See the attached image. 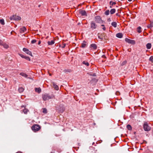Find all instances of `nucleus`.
I'll return each mask as SVG.
<instances>
[{
  "instance_id": "33",
  "label": "nucleus",
  "mask_w": 153,
  "mask_h": 153,
  "mask_svg": "<svg viewBox=\"0 0 153 153\" xmlns=\"http://www.w3.org/2000/svg\"><path fill=\"white\" fill-rule=\"evenodd\" d=\"M86 45V44L85 43H83L82 44L81 47L82 48H85Z\"/></svg>"
},
{
  "instance_id": "23",
  "label": "nucleus",
  "mask_w": 153,
  "mask_h": 153,
  "mask_svg": "<svg viewBox=\"0 0 153 153\" xmlns=\"http://www.w3.org/2000/svg\"><path fill=\"white\" fill-rule=\"evenodd\" d=\"M98 38L100 39L101 40H102L103 39L102 35V34H98Z\"/></svg>"
},
{
  "instance_id": "42",
  "label": "nucleus",
  "mask_w": 153,
  "mask_h": 153,
  "mask_svg": "<svg viewBox=\"0 0 153 153\" xmlns=\"http://www.w3.org/2000/svg\"><path fill=\"white\" fill-rule=\"evenodd\" d=\"M48 74H49V75H50V76H51V75H52L51 74V73H49V72H48Z\"/></svg>"
},
{
  "instance_id": "5",
  "label": "nucleus",
  "mask_w": 153,
  "mask_h": 153,
  "mask_svg": "<svg viewBox=\"0 0 153 153\" xmlns=\"http://www.w3.org/2000/svg\"><path fill=\"white\" fill-rule=\"evenodd\" d=\"M10 19L11 20L13 19L15 20H19L21 19V18L18 16L13 15L12 16H11Z\"/></svg>"
},
{
  "instance_id": "3",
  "label": "nucleus",
  "mask_w": 153,
  "mask_h": 153,
  "mask_svg": "<svg viewBox=\"0 0 153 153\" xmlns=\"http://www.w3.org/2000/svg\"><path fill=\"white\" fill-rule=\"evenodd\" d=\"M42 99L46 101L52 98V97L48 94H43L42 95Z\"/></svg>"
},
{
  "instance_id": "12",
  "label": "nucleus",
  "mask_w": 153,
  "mask_h": 153,
  "mask_svg": "<svg viewBox=\"0 0 153 153\" xmlns=\"http://www.w3.org/2000/svg\"><path fill=\"white\" fill-rule=\"evenodd\" d=\"M148 28L151 29L153 27V22L150 21V23L147 26Z\"/></svg>"
},
{
  "instance_id": "40",
  "label": "nucleus",
  "mask_w": 153,
  "mask_h": 153,
  "mask_svg": "<svg viewBox=\"0 0 153 153\" xmlns=\"http://www.w3.org/2000/svg\"><path fill=\"white\" fill-rule=\"evenodd\" d=\"M108 21L109 22L111 21V19L110 18H109L108 19Z\"/></svg>"
},
{
  "instance_id": "6",
  "label": "nucleus",
  "mask_w": 153,
  "mask_h": 153,
  "mask_svg": "<svg viewBox=\"0 0 153 153\" xmlns=\"http://www.w3.org/2000/svg\"><path fill=\"white\" fill-rule=\"evenodd\" d=\"M91 28L92 30L95 29L97 26V25L93 21H92L91 22Z\"/></svg>"
},
{
  "instance_id": "31",
  "label": "nucleus",
  "mask_w": 153,
  "mask_h": 153,
  "mask_svg": "<svg viewBox=\"0 0 153 153\" xmlns=\"http://www.w3.org/2000/svg\"><path fill=\"white\" fill-rule=\"evenodd\" d=\"M110 13V11L109 10H106L105 12V15H108Z\"/></svg>"
},
{
  "instance_id": "39",
  "label": "nucleus",
  "mask_w": 153,
  "mask_h": 153,
  "mask_svg": "<svg viewBox=\"0 0 153 153\" xmlns=\"http://www.w3.org/2000/svg\"><path fill=\"white\" fill-rule=\"evenodd\" d=\"M41 41L40 40H39V42H38V44L39 45L41 44Z\"/></svg>"
},
{
  "instance_id": "14",
  "label": "nucleus",
  "mask_w": 153,
  "mask_h": 153,
  "mask_svg": "<svg viewBox=\"0 0 153 153\" xmlns=\"http://www.w3.org/2000/svg\"><path fill=\"white\" fill-rule=\"evenodd\" d=\"M26 30V29L25 27H23L20 29L21 33H24Z\"/></svg>"
},
{
  "instance_id": "46",
  "label": "nucleus",
  "mask_w": 153,
  "mask_h": 153,
  "mask_svg": "<svg viewBox=\"0 0 153 153\" xmlns=\"http://www.w3.org/2000/svg\"><path fill=\"white\" fill-rule=\"evenodd\" d=\"M110 8H111L112 7V6H110Z\"/></svg>"
},
{
  "instance_id": "2",
  "label": "nucleus",
  "mask_w": 153,
  "mask_h": 153,
  "mask_svg": "<svg viewBox=\"0 0 153 153\" xmlns=\"http://www.w3.org/2000/svg\"><path fill=\"white\" fill-rule=\"evenodd\" d=\"M143 128L145 131H149L151 129V128L149 126L147 122H145L143 125Z\"/></svg>"
},
{
  "instance_id": "29",
  "label": "nucleus",
  "mask_w": 153,
  "mask_h": 153,
  "mask_svg": "<svg viewBox=\"0 0 153 153\" xmlns=\"http://www.w3.org/2000/svg\"><path fill=\"white\" fill-rule=\"evenodd\" d=\"M127 63V61L126 60L124 61L123 62L121 63L120 65L121 66H123L124 65H125Z\"/></svg>"
},
{
  "instance_id": "16",
  "label": "nucleus",
  "mask_w": 153,
  "mask_h": 153,
  "mask_svg": "<svg viewBox=\"0 0 153 153\" xmlns=\"http://www.w3.org/2000/svg\"><path fill=\"white\" fill-rule=\"evenodd\" d=\"M116 36L119 38H121L123 37V34L121 33H118L116 34Z\"/></svg>"
},
{
  "instance_id": "25",
  "label": "nucleus",
  "mask_w": 153,
  "mask_h": 153,
  "mask_svg": "<svg viewBox=\"0 0 153 153\" xmlns=\"http://www.w3.org/2000/svg\"><path fill=\"white\" fill-rule=\"evenodd\" d=\"M141 28L140 27H139L137 28V31L139 33H141L142 31L141 30Z\"/></svg>"
},
{
  "instance_id": "15",
  "label": "nucleus",
  "mask_w": 153,
  "mask_h": 153,
  "mask_svg": "<svg viewBox=\"0 0 153 153\" xmlns=\"http://www.w3.org/2000/svg\"><path fill=\"white\" fill-rule=\"evenodd\" d=\"M91 48H92L94 49H96L97 48V45L94 44H93L91 45Z\"/></svg>"
},
{
  "instance_id": "18",
  "label": "nucleus",
  "mask_w": 153,
  "mask_h": 153,
  "mask_svg": "<svg viewBox=\"0 0 153 153\" xmlns=\"http://www.w3.org/2000/svg\"><path fill=\"white\" fill-rule=\"evenodd\" d=\"M20 74L22 76H24L26 78L27 77V76H28L25 73H23V72L20 73Z\"/></svg>"
},
{
  "instance_id": "8",
  "label": "nucleus",
  "mask_w": 153,
  "mask_h": 153,
  "mask_svg": "<svg viewBox=\"0 0 153 153\" xmlns=\"http://www.w3.org/2000/svg\"><path fill=\"white\" fill-rule=\"evenodd\" d=\"M95 22L98 23H100L101 21V18L100 16H97L95 17Z\"/></svg>"
},
{
  "instance_id": "34",
  "label": "nucleus",
  "mask_w": 153,
  "mask_h": 153,
  "mask_svg": "<svg viewBox=\"0 0 153 153\" xmlns=\"http://www.w3.org/2000/svg\"><path fill=\"white\" fill-rule=\"evenodd\" d=\"M110 4H111L112 5H114L116 4V3L115 2H113L111 1L110 2Z\"/></svg>"
},
{
  "instance_id": "43",
  "label": "nucleus",
  "mask_w": 153,
  "mask_h": 153,
  "mask_svg": "<svg viewBox=\"0 0 153 153\" xmlns=\"http://www.w3.org/2000/svg\"><path fill=\"white\" fill-rule=\"evenodd\" d=\"M101 26L103 27H105V26L104 25H101Z\"/></svg>"
},
{
  "instance_id": "36",
  "label": "nucleus",
  "mask_w": 153,
  "mask_h": 153,
  "mask_svg": "<svg viewBox=\"0 0 153 153\" xmlns=\"http://www.w3.org/2000/svg\"><path fill=\"white\" fill-rule=\"evenodd\" d=\"M153 56H151L149 58V60L150 61L152 62H153Z\"/></svg>"
},
{
  "instance_id": "47",
  "label": "nucleus",
  "mask_w": 153,
  "mask_h": 153,
  "mask_svg": "<svg viewBox=\"0 0 153 153\" xmlns=\"http://www.w3.org/2000/svg\"><path fill=\"white\" fill-rule=\"evenodd\" d=\"M21 107H23L24 106H22Z\"/></svg>"
},
{
  "instance_id": "13",
  "label": "nucleus",
  "mask_w": 153,
  "mask_h": 153,
  "mask_svg": "<svg viewBox=\"0 0 153 153\" xmlns=\"http://www.w3.org/2000/svg\"><path fill=\"white\" fill-rule=\"evenodd\" d=\"M35 91L36 92H37L38 93H40L41 92V89L40 88H35Z\"/></svg>"
},
{
  "instance_id": "45",
  "label": "nucleus",
  "mask_w": 153,
  "mask_h": 153,
  "mask_svg": "<svg viewBox=\"0 0 153 153\" xmlns=\"http://www.w3.org/2000/svg\"><path fill=\"white\" fill-rule=\"evenodd\" d=\"M132 0H128V1H132Z\"/></svg>"
},
{
  "instance_id": "32",
  "label": "nucleus",
  "mask_w": 153,
  "mask_h": 153,
  "mask_svg": "<svg viewBox=\"0 0 153 153\" xmlns=\"http://www.w3.org/2000/svg\"><path fill=\"white\" fill-rule=\"evenodd\" d=\"M0 23L2 25H4L5 24L4 20L3 19H0Z\"/></svg>"
},
{
  "instance_id": "27",
  "label": "nucleus",
  "mask_w": 153,
  "mask_h": 153,
  "mask_svg": "<svg viewBox=\"0 0 153 153\" xmlns=\"http://www.w3.org/2000/svg\"><path fill=\"white\" fill-rule=\"evenodd\" d=\"M2 45L5 48H7L9 47L8 45L5 43L4 44H2Z\"/></svg>"
},
{
  "instance_id": "35",
  "label": "nucleus",
  "mask_w": 153,
  "mask_h": 153,
  "mask_svg": "<svg viewBox=\"0 0 153 153\" xmlns=\"http://www.w3.org/2000/svg\"><path fill=\"white\" fill-rule=\"evenodd\" d=\"M36 39H33L31 41V43L32 44H34L36 43Z\"/></svg>"
},
{
  "instance_id": "30",
  "label": "nucleus",
  "mask_w": 153,
  "mask_h": 153,
  "mask_svg": "<svg viewBox=\"0 0 153 153\" xmlns=\"http://www.w3.org/2000/svg\"><path fill=\"white\" fill-rule=\"evenodd\" d=\"M42 109H43L42 112L43 113L46 114L47 113V110L46 109V108H43Z\"/></svg>"
},
{
  "instance_id": "24",
  "label": "nucleus",
  "mask_w": 153,
  "mask_h": 153,
  "mask_svg": "<svg viewBox=\"0 0 153 153\" xmlns=\"http://www.w3.org/2000/svg\"><path fill=\"white\" fill-rule=\"evenodd\" d=\"M82 63L85 65L88 66L89 65V63L86 61H84L82 62Z\"/></svg>"
},
{
  "instance_id": "19",
  "label": "nucleus",
  "mask_w": 153,
  "mask_h": 153,
  "mask_svg": "<svg viewBox=\"0 0 153 153\" xmlns=\"http://www.w3.org/2000/svg\"><path fill=\"white\" fill-rule=\"evenodd\" d=\"M111 25L115 28L117 26V23L116 22H113L111 24Z\"/></svg>"
},
{
  "instance_id": "28",
  "label": "nucleus",
  "mask_w": 153,
  "mask_h": 153,
  "mask_svg": "<svg viewBox=\"0 0 153 153\" xmlns=\"http://www.w3.org/2000/svg\"><path fill=\"white\" fill-rule=\"evenodd\" d=\"M127 129L129 130H132V127L129 124L127 126Z\"/></svg>"
},
{
  "instance_id": "1",
  "label": "nucleus",
  "mask_w": 153,
  "mask_h": 153,
  "mask_svg": "<svg viewBox=\"0 0 153 153\" xmlns=\"http://www.w3.org/2000/svg\"><path fill=\"white\" fill-rule=\"evenodd\" d=\"M32 130L34 132L38 131L41 129V127L37 124L33 125L31 127Z\"/></svg>"
},
{
  "instance_id": "7",
  "label": "nucleus",
  "mask_w": 153,
  "mask_h": 153,
  "mask_svg": "<svg viewBox=\"0 0 153 153\" xmlns=\"http://www.w3.org/2000/svg\"><path fill=\"white\" fill-rule=\"evenodd\" d=\"M23 51L27 54H29L31 56H33L32 52L30 51L28 49L26 48H24L23 49Z\"/></svg>"
},
{
  "instance_id": "10",
  "label": "nucleus",
  "mask_w": 153,
  "mask_h": 153,
  "mask_svg": "<svg viewBox=\"0 0 153 153\" xmlns=\"http://www.w3.org/2000/svg\"><path fill=\"white\" fill-rule=\"evenodd\" d=\"M19 55L21 57L24 58L28 61H30V59L29 58V57L27 56H24V55H23L22 54H19Z\"/></svg>"
},
{
  "instance_id": "9",
  "label": "nucleus",
  "mask_w": 153,
  "mask_h": 153,
  "mask_svg": "<svg viewBox=\"0 0 153 153\" xmlns=\"http://www.w3.org/2000/svg\"><path fill=\"white\" fill-rule=\"evenodd\" d=\"M51 85L55 90H59L58 86L56 85L55 82H52Z\"/></svg>"
},
{
  "instance_id": "26",
  "label": "nucleus",
  "mask_w": 153,
  "mask_h": 153,
  "mask_svg": "<svg viewBox=\"0 0 153 153\" xmlns=\"http://www.w3.org/2000/svg\"><path fill=\"white\" fill-rule=\"evenodd\" d=\"M23 112L25 114H27V113L29 111V110L26 108H25L23 111Z\"/></svg>"
},
{
  "instance_id": "4",
  "label": "nucleus",
  "mask_w": 153,
  "mask_h": 153,
  "mask_svg": "<svg viewBox=\"0 0 153 153\" xmlns=\"http://www.w3.org/2000/svg\"><path fill=\"white\" fill-rule=\"evenodd\" d=\"M125 41L126 42L132 45H134L136 43L135 40L127 38H126L125 39Z\"/></svg>"
},
{
  "instance_id": "38",
  "label": "nucleus",
  "mask_w": 153,
  "mask_h": 153,
  "mask_svg": "<svg viewBox=\"0 0 153 153\" xmlns=\"http://www.w3.org/2000/svg\"><path fill=\"white\" fill-rule=\"evenodd\" d=\"M3 42L0 39V45H2Z\"/></svg>"
},
{
  "instance_id": "21",
  "label": "nucleus",
  "mask_w": 153,
  "mask_h": 153,
  "mask_svg": "<svg viewBox=\"0 0 153 153\" xmlns=\"http://www.w3.org/2000/svg\"><path fill=\"white\" fill-rule=\"evenodd\" d=\"M24 90V89L22 87H20L18 89V91L20 93H22L23 91Z\"/></svg>"
},
{
  "instance_id": "44",
  "label": "nucleus",
  "mask_w": 153,
  "mask_h": 153,
  "mask_svg": "<svg viewBox=\"0 0 153 153\" xmlns=\"http://www.w3.org/2000/svg\"><path fill=\"white\" fill-rule=\"evenodd\" d=\"M102 57H103V58H105V56L104 55L102 56Z\"/></svg>"
},
{
  "instance_id": "22",
  "label": "nucleus",
  "mask_w": 153,
  "mask_h": 153,
  "mask_svg": "<svg viewBox=\"0 0 153 153\" xmlns=\"http://www.w3.org/2000/svg\"><path fill=\"white\" fill-rule=\"evenodd\" d=\"M116 11V10L115 9H111L110 11V13L111 14H113Z\"/></svg>"
},
{
  "instance_id": "20",
  "label": "nucleus",
  "mask_w": 153,
  "mask_h": 153,
  "mask_svg": "<svg viewBox=\"0 0 153 153\" xmlns=\"http://www.w3.org/2000/svg\"><path fill=\"white\" fill-rule=\"evenodd\" d=\"M146 47L147 49H150L151 47V43H148L146 45Z\"/></svg>"
},
{
  "instance_id": "41",
  "label": "nucleus",
  "mask_w": 153,
  "mask_h": 153,
  "mask_svg": "<svg viewBox=\"0 0 153 153\" xmlns=\"http://www.w3.org/2000/svg\"><path fill=\"white\" fill-rule=\"evenodd\" d=\"M102 29L104 30H105L106 29L105 27H103L102 28Z\"/></svg>"
},
{
  "instance_id": "11",
  "label": "nucleus",
  "mask_w": 153,
  "mask_h": 153,
  "mask_svg": "<svg viewBox=\"0 0 153 153\" xmlns=\"http://www.w3.org/2000/svg\"><path fill=\"white\" fill-rule=\"evenodd\" d=\"M79 13L81 14L82 16H85L86 15V12L84 10H79Z\"/></svg>"
},
{
  "instance_id": "37",
  "label": "nucleus",
  "mask_w": 153,
  "mask_h": 153,
  "mask_svg": "<svg viewBox=\"0 0 153 153\" xmlns=\"http://www.w3.org/2000/svg\"><path fill=\"white\" fill-rule=\"evenodd\" d=\"M66 46V44L65 43L63 44L62 45V46H61V47L62 48H65V46Z\"/></svg>"
},
{
  "instance_id": "17",
  "label": "nucleus",
  "mask_w": 153,
  "mask_h": 153,
  "mask_svg": "<svg viewBox=\"0 0 153 153\" xmlns=\"http://www.w3.org/2000/svg\"><path fill=\"white\" fill-rule=\"evenodd\" d=\"M55 43L54 40L51 41H48V44L49 45H52Z\"/></svg>"
}]
</instances>
